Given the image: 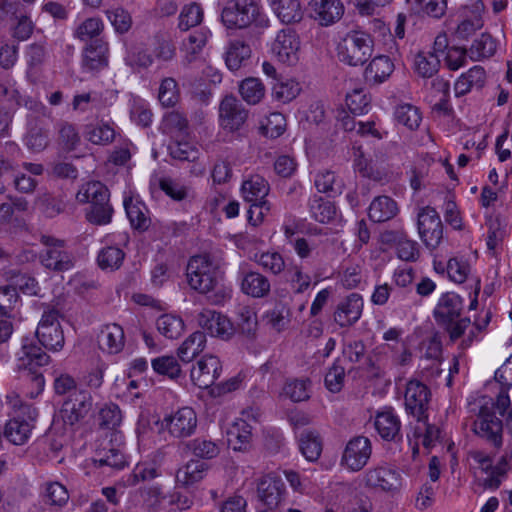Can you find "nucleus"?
Here are the masks:
<instances>
[{
    "instance_id": "2eb2a0df",
    "label": "nucleus",
    "mask_w": 512,
    "mask_h": 512,
    "mask_svg": "<svg viewBox=\"0 0 512 512\" xmlns=\"http://www.w3.org/2000/svg\"><path fill=\"white\" fill-rule=\"evenodd\" d=\"M199 325L211 336L224 341L230 340L236 333L232 321L215 310L205 309L198 317Z\"/></svg>"
},
{
    "instance_id": "473e14b6",
    "label": "nucleus",
    "mask_w": 512,
    "mask_h": 512,
    "mask_svg": "<svg viewBox=\"0 0 512 512\" xmlns=\"http://www.w3.org/2000/svg\"><path fill=\"white\" fill-rule=\"evenodd\" d=\"M240 288L248 296L263 298L270 292V282L258 272H247L242 275Z\"/></svg>"
},
{
    "instance_id": "864d4df0",
    "label": "nucleus",
    "mask_w": 512,
    "mask_h": 512,
    "mask_svg": "<svg viewBox=\"0 0 512 512\" xmlns=\"http://www.w3.org/2000/svg\"><path fill=\"white\" fill-rule=\"evenodd\" d=\"M178 20V28L181 31H187L202 22L203 9L197 3L185 5L179 14Z\"/></svg>"
},
{
    "instance_id": "a18cd8bd",
    "label": "nucleus",
    "mask_w": 512,
    "mask_h": 512,
    "mask_svg": "<svg viewBox=\"0 0 512 512\" xmlns=\"http://www.w3.org/2000/svg\"><path fill=\"white\" fill-rule=\"evenodd\" d=\"M281 396L293 402L306 401L310 398V381L308 379H289L285 382Z\"/></svg>"
},
{
    "instance_id": "7c9ffc66",
    "label": "nucleus",
    "mask_w": 512,
    "mask_h": 512,
    "mask_svg": "<svg viewBox=\"0 0 512 512\" xmlns=\"http://www.w3.org/2000/svg\"><path fill=\"white\" fill-rule=\"evenodd\" d=\"M374 426L383 439L392 440L399 433L400 421L393 409L384 407L376 413Z\"/></svg>"
},
{
    "instance_id": "37998d69",
    "label": "nucleus",
    "mask_w": 512,
    "mask_h": 512,
    "mask_svg": "<svg viewBox=\"0 0 512 512\" xmlns=\"http://www.w3.org/2000/svg\"><path fill=\"white\" fill-rule=\"evenodd\" d=\"M239 93L248 104H258L265 96L266 89L259 78L249 77L239 84Z\"/></svg>"
},
{
    "instance_id": "bf43d9fd",
    "label": "nucleus",
    "mask_w": 512,
    "mask_h": 512,
    "mask_svg": "<svg viewBox=\"0 0 512 512\" xmlns=\"http://www.w3.org/2000/svg\"><path fill=\"white\" fill-rule=\"evenodd\" d=\"M112 212V207L109 205L108 201H99L91 205L86 217L92 224L106 225L111 222Z\"/></svg>"
},
{
    "instance_id": "f257e3e1",
    "label": "nucleus",
    "mask_w": 512,
    "mask_h": 512,
    "mask_svg": "<svg viewBox=\"0 0 512 512\" xmlns=\"http://www.w3.org/2000/svg\"><path fill=\"white\" fill-rule=\"evenodd\" d=\"M6 402L12 412L5 423L3 435L14 445H24L32 435L38 416L37 410L32 405L22 403L19 395L15 392L6 396Z\"/></svg>"
},
{
    "instance_id": "6ab92c4d",
    "label": "nucleus",
    "mask_w": 512,
    "mask_h": 512,
    "mask_svg": "<svg viewBox=\"0 0 512 512\" xmlns=\"http://www.w3.org/2000/svg\"><path fill=\"white\" fill-rule=\"evenodd\" d=\"M463 307L462 298L453 292L443 294L435 307L434 317L442 326L453 324L459 318Z\"/></svg>"
},
{
    "instance_id": "c9c22d12",
    "label": "nucleus",
    "mask_w": 512,
    "mask_h": 512,
    "mask_svg": "<svg viewBox=\"0 0 512 512\" xmlns=\"http://www.w3.org/2000/svg\"><path fill=\"white\" fill-rule=\"evenodd\" d=\"M398 213L396 202L387 196L375 198L368 210L369 218L373 222H385L392 219Z\"/></svg>"
},
{
    "instance_id": "f8f14e48",
    "label": "nucleus",
    "mask_w": 512,
    "mask_h": 512,
    "mask_svg": "<svg viewBox=\"0 0 512 512\" xmlns=\"http://www.w3.org/2000/svg\"><path fill=\"white\" fill-rule=\"evenodd\" d=\"M371 455L372 445L370 440L364 436H357L346 444L340 464L350 472H358L366 466Z\"/></svg>"
},
{
    "instance_id": "2f4dec72",
    "label": "nucleus",
    "mask_w": 512,
    "mask_h": 512,
    "mask_svg": "<svg viewBox=\"0 0 512 512\" xmlns=\"http://www.w3.org/2000/svg\"><path fill=\"white\" fill-rule=\"evenodd\" d=\"M405 405L412 413H421L429 401V390L423 383L411 380L405 391Z\"/></svg>"
},
{
    "instance_id": "c03bdc74",
    "label": "nucleus",
    "mask_w": 512,
    "mask_h": 512,
    "mask_svg": "<svg viewBox=\"0 0 512 512\" xmlns=\"http://www.w3.org/2000/svg\"><path fill=\"white\" fill-rule=\"evenodd\" d=\"M299 449L307 461H317L322 453V442L319 435L312 431L302 433L299 438Z\"/></svg>"
},
{
    "instance_id": "e2e57ef3",
    "label": "nucleus",
    "mask_w": 512,
    "mask_h": 512,
    "mask_svg": "<svg viewBox=\"0 0 512 512\" xmlns=\"http://www.w3.org/2000/svg\"><path fill=\"white\" fill-rule=\"evenodd\" d=\"M255 260L264 270L273 274H279L285 268L284 259L278 252H265L256 255Z\"/></svg>"
},
{
    "instance_id": "13d9d810",
    "label": "nucleus",
    "mask_w": 512,
    "mask_h": 512,
    "mask_svg": "<svg viewBox=\"0 0 512 512\" xmlns=\"http://www.w3.org/2000/svg\"><path fill=\"white\" fill-rule=\"evenodd\" d=\"M310 209L313 218L320 223H328L336 215L334 204L321 197L313 199Z\"/></svg>"
},
{
    "instance_id": "338daca9",
    "label": "nucleus",
    "mask_w": 512,
    "mask_h": 512,
    "mask_svg": "<svg viewBox=\"0 0 512 512\" xmlns=\"http://www.w3.org/2000/svg\"><path fill=\"white\" fill-rule=\"evenodd\" d=\"M107 18L118 33H126L131 25L132 18L123 8H115L106 11Z\"/></svg>"
},
{
    "instance_id": "bb28decb",
    "label": "nucleus",
    "mask_w": 512,
    "mask_h": 512,
    "mask_svg": "<svg viewBox=\"0 0 512 512\" xmlns=\"http://www.w3.org/2000/svg\"><path fill=\"white\" fill-rule=\"evenodd\" d=\"M210 35V31L207 28H200L190 33L189 36L182 41L180 52L185 63H192L198 58L207 44Z\"/></svg>"
},
{
    "instance_id": "8fccbe9b",
    "label": "nucleus",
    "mask_w": 512,
    "mask_h": 512,
    "mask_svg": "<svg viewBox=\"0 0 512 512\" xmlns=\"http://www.w3.org/2000/svg\"><path fill=\"white\" fill-rule=\"evenodd\" d=\"M187 446L193 455L202 459H212L220 453L219 443L206 438H195Z\"/></svg>"
},
{
    "instance_id": "3c124183",
    "label": "nucleus",
    "mask_w": 512,
    "mask_h": 512,
    "mask_svg": "<svg viewBox=\"0 0 512 512\" xmlns=\"http://www.w3.org/2000/svg\"><path fill=\"white\" fill-rule=\"evenodd\" d=\"M168 150L174 159L194 161L198 158V149L180 135L169 143Z\"/></svg>"
},
{
    "instance_id": "20e7f679",
    "label": "nucleus",
    "mask_w": 512,
    "mask_h": 512,
    "mask_svg": "<svg viewBox=\"0 0 512 512\" xmlns=\"http://www.w3.org/2000/svg\"><path fill=\"white\" fill-rule=\"evenodd\" d=\"M221 20L229 29H243L253 23L267 22L266 15L255 0H231L222 10Z\"/></svg>"
},
{
    "instance_id": "4be33fe9",
    "label": "nucleus",
    "mask_w": 512,
    "mask_h": 512,
    "mask_svg": "<svg viewBox=\"0 0 512 512\" xmlns=\"http://www.w3.org/2000/svg\"><path fill=\"white\" fill-rule=\"evenodd\" d=\"M99 348L108 354L121 352L125 345V334L122 326L117 323H108L101 327L98 336Z\"/></svg>"
},
{
    "instance_id": "1a4fd4ad",
    "label": "nucleus",
    "mask_w": 512,
    "mask_h": 512,
    "mask_svg": "<svg viewBox=\"0 0 512 512\" xmlns=\"http://www.w3.org/2000/svg\"><path fill=\"white\" fill-rule=\"evenodd\" d=\"M417 230L420 240L429 249H436L443 239V224L437 211L422 207L417 213Z\"/></svg>"
},
{
    "instance_id": "0e129e2a",
    "label": "nucleus",
    "mask_w": 512,
    "mask_h": 512,
    "mask_svg": "<svg viewBox=\"0 0 512 512\" xmlns=\"http://www.w3.org/2000/svg\"><path fill=\"white\" fill-rule=\"evenodd\" d=\"M130 117L135 125L144 128L152 124V112L147 102L139 99L135 100L130 111Z\"/></svg>"
},
{
    "instance_id": "4468645a",
    "label": "nucleus",
    "mask_w": 512,
    "mask_h": 512,
    "mask_svg": "<svg viewBox=\"0 0 512 512\" xmlns=\"http://www.w3.org/2000/svg\"><path fill=\"white\" fill-rule=\"evenodd\" d=\"M349 111L341 108L336 111V127L354 128L356 123L352 114H363L370 105V97L362 88L353 89L346 95Z\"/></svg>"
},
{
    "instance_id": "393cba45",
    "label": "nucleus",
    "mask_w": 512,
    "mask_h": 512,
    "mask_svg": "<svg viewBox=\"0 0 512 512\" xmlns=\"http://www.w3.org/2000/svg\"><path fill=\"white\" fill-rule=\"evenodd\" d=\"M394 68V63L390 57L378 55L365 68L364 78L369 84L379 85L389 79Z\"/></svg>"
},
{
    "instance_id": "f03ea898",
    "label": "nucleus",
    "mask_w": 512,
    "mask_h": 512,
    "mask_svg": "<svg viewBox=\"0 0 512 512\" xmlns=\"http://www.w3.org/2000/svg\"><path fill=\"white\" fill-rule=\"evenodd\" d=\"M362 483L369 490L394 497L404 489L405 478L397 466L381 462L363 473Z\"/></svg>"
},
{
    "instance_id": "79ce46f5",
    "label": "nucleus",
    "mask_w": 512,
    "mask_h": 512,
    "mask_svg": "<svg viewBox=\"0 0 512 512\" xmlns=\"http://www.w3.org/2000/svg\"><path fill=\"white\" fill-rule=\"evenodd\" d=\"M76 198L81 203H93L99 201H108L109 192L105 185L99 181H90L82 185Z\"/></svg>"
},
{
    "instance_id": "b1692460",
    "label": "nucleus",
    "mask_w": 512,
    "mask_h": 512,
    "mask_svg": "<svg viewBox=\"0 0 512 512\" xmlns=\"http://www.w3.org/2000/svg\"><path fill=\"white\" fill-rule=\"evenodd\" d=\"M49 356L32 340H25L17 354V368L33 371L48 363Z\"/></svg>"
},
{
    "instance_id": "774afa93",
    "label": "nucleus",
    "mask_w": 512,
    "mask_h": 512,
    "mask_svg": "<svg viewBox=\"0 0 512 512\" xmlns=\"http://www.w3.org/2000/svg\"><path fill=\"white\" fill-rule=\"evenodd\" d=\"M416 8L434 18H441L447 9L446 0H414Z\"/></svg>"
},
{
    "instance_id": "c756f323",
    "label": "nucleus",
    "mask_w": 512,
    "mask_h": 512,
    "mask_svg": "<svg viewBox=\"0 0 512 512\" xmlns=\"http://www.w3.org/2000/svg\"><path fill=\"white\" fill-rule=\"evenodd\" d=\"M275 16L286 24L299 22L303 10L299 0H267Z\"/></svg>"
},
{
    "instance_id": "5701e85b",
    "label": "nucleus",
    "mask_w": 512,
    "mask_h": 512,
    "mask_svg": "<svg viewBox=\"0 0 512 512\" xmlns=\"http://www.w3.org/2000/svg\"><path fill=\"white\" fill-rule=\"evenodd\" d=\"M314 18L322 26L338 22L344 14V5L340 0H311Z\"/></svg>"
},
{
    "instance_id": "ddd939ff",
    "label": "nucleus",
    "mask_w": 512,
    "mask_h": 512,
    "mask_svg": "<svg viewBox=\"0 0 512 512\" xmlns=\"http://www.w3.org/2000/svg\"><path fill=\"white\" fill-rule=\"evenodd\" d=\"M485 5L482 0H467L460 9V22L455 34L460 39H468L483 27Z\"/></svg>"
},
{
    "instance_id": "dca6fc26",
    "label": "nucleus",
    "mask_w": 512,
    "mask_h": 512,
    "mask_svg": "<svg viewBox=\"0 0 512 512\" xmlns=\"http://www.w3.org/2000/svg\"><path fill=\"white\" fill-rule=\"evenodd\" d=\"M257 497L259 502L265 507V510L261 512L275 510L285 499L283 482L271 475L262 477L257 485Z\"/></svg>"
},
{
    "instance_id": "72a5a7b5",
    "label": "nucleus",
    "mask_w": 512,
    "mask_h": 512,
    "mask_svg": "<svg viewBox=\"0 0 512 512\" xmlns=\"http://www.w3.org/2000/svg\"><path fill=\"white\" fill-rule=\"evenodd\" d=\"M123 204L132 227L139 230L147 229L150 220L146 215L145 205L134 196H125Z\"/></svg>"
},
{
    "instance_id": "6e6d98bb",
    "label": "nucleus",
    "mask_w": 512,
    "mask_h": 512,
    "mask_svg": "<svg viewBox=\"0 0 512 512\" xmlns=\"http://www.w3.org/2000/svg\"><path fill=\"white\" fill-rule=\"evenodd\" d=\"M104 29V23L99 17H91L81 22L74 31V37L87 41L88 39L95 38L101 34Z\"/></svg>"
},
{
    "instance_id": "9b49d317",
    "label": "nucleus",
    "mask_w": 512,
    "mask_h": 512,
    "mask_svg": "<svg viewBox=\"0 0 512 512\" xmlns=\"http://www.w3.org/2000/svg\"><path fill=\"white\" fill-rule=\"evenodd\" d=\"M160 424L174 438H187L196 431L198 418L192 407L185 406L165 415Z\"/></svg>"
},
{
    "instance_id": "f704fd0d",
    "label": "nucleus",
    "mask_w": 512,
    "mask_h": 512,
    "mask_svg": "<svg viewBox=\"0 0 512 512\" xmlns=\"http://www.w3.org/2000/svg\"><path fill=\"white\" fill-rule=\"evenodd\" d=\"M206 341L203 332L191 333L177 348V356L183 362H190L205 349Z\"/></svg>"
},
{
    "instance_id": "69168bd1",
    "label": "nucleus",
    "mask_w": 512,
    "mask_h": 512,
    "mask_svg": "<svg viewBox=\"0 0 512 512\" xmlns=\"http://www.w3.org/2000/svg\"><path fill=\"white\" fill-rule=\"evenodd\" d=\"M345 380V369L338 363H334L325 375V386L332 393L341 391Z\"/></svg>"
},
{
    "instance_id": "9d476101",
    "label": "nucleus",
    "mask_w": 512,
    "mask_h": 512,
    "mask_svg": "<svg viewBox=\"0 0 512 512\" xmlns=\"http://www.w3.org/2000/svg\"><path fill=\"white\" fill-rule=\"evenodd\" d=\"M301 42L298 34L291 28L280 30L271 43L272 55L281 63L292 66L300 59Z\"/></svg>"
},
{
    "instance_id": "4c0bfd02",
    "label": "nucleus",
    "mask_w": 512,
    "mask_h": 512,
    "mask_svg": "<svg viewBox=\"0 0 512 512\" xmlns=\"http://www.w3.org/2000/svg\"><path fill=\"white\" fill-rule=\"evenodd\" d=\"M440 59L435 52L419 51L413 59V70L423 78H430L438 72Z\"/></svg>"
},
{
    "instance_id": "052dcab7",
    "label": "nucleus",
    "mask_w": 512,
    "mask_h": 512,
    "mask_svg": "<svg viewBox=\"0 0 512 512\" xmlns=\"http://www.w3.org/2000/svg\"><path fill=\"white\" fill-rule=\"evenodd\" d=\"M158 99L162 106L165 107H172L178 102V85L173 78H165L162 80L159 87Z\"/></svg>"
},
{
    "instance_id": "a211bd4d",
    "label": "nucleus",
    "mask_w": 512,
    "mask_h": 512,
    "mask_svg": "<svg viewBox=\"0 0 512 512\" xmlns=\"http://www.w3.org/2000/svg\"><path fill=\"white\" fill-rule=\"evenodd\" d=\"M248 117V111L234 96H226L219 106V122L222 128H239Z\"/></svg>"
},
{
    "instance_id": "4d7b16f0",
    "label": "nucleus",
    "mask_w": 512,
    "mask_h": 512,
    "mask_svg": "<svg viewBox=\"0 0 512 512\" xmlns=\"http://www.w3.org/2000/svg\"><path fill=\"white\" fill-rule=\"evenodd\" d=\"M496 42L488 34H481L470 47V57L475 60L488 58L496 51Z\"/></svg>"
},
{
    "instance_id": "6e6552de",
    "label": "nucleus",
    "mask_w": 512,
    "mask_h": 512,
    "mask_svg": "<svg viewBox=\"0 0 512 512\" xmlns=\"http://www.w3.org/2000/svg\"><path fill=\"white\" fill-rule=\"evenodd\" d=\"M40 343L51 351H60L64 346V333L60 324V314L55 309L44 311L36 330Z\"/></svg>"
},
{
    "instance_id": "a878e982",
    "label": "nucleus",
    "mask_w": 512,
    "mask_h": 512,
    "mask_svg": "<svg viewBox=\"0 0 512 512\" xmlns=\"http://www.w3.org/2000/svg\"><path fill=\"white\" fill-rule=\"evenodd\" d=\"M108 64V44L102 39H96L87 45L83 51L82 65L88 71L99 70Z\"/></svg>"
},
{
    "instance_id": "09e8293b",
    "label": "nucleus",
    "mask_w": 512,
    "mask_h": 512,
    "mask_svg": "<svg viewBox=\"0 0 512 512\" xmlns=\"http://www.w3.org/2000/svg\"><path fill=\"white\" fill-rule=\"evenodd\" d=\"M264 318L270 329L280 333L289 328L291 312L290 309L285 306H278L266 312Z\"/></svg>"
},
{
    "instance_id": "ea45409f",
    "label": "nucleus",
    "mask_w": 512,
    "mask_h": 512,
    "mask_svg": "<svg viewBox=\"0 0 512 512\" xmlns=\"http://www.w3.org/2000/svg\"><path fill=\"white\" fill-rule=\"evenodd\" d=\"M41 262L47 269L54 271H67L73 267L70 255L58 246L47 249Z\"/></svg>"
},
{
    "instance_id": "39448f33",
    "label": "nucleus",
    "mask_w": 512,
    "mask_h": 512,
    "mask_svg": "<svg viewBox=\"0 0 512 512\" xmlns=\"http://www.w3.org/2000/svg\"><path fill=\"white\" fill-rule=\"evenodd\" d=\"M186 274L189 286L203 294L213 291L222 278L218 266L205 255L193 256L187 264Z\"/></svg>"
},
{
    "instance_id": "f3484780",
    "label": "nucleus",
    "mask_w": 512,
    "mask_h": 512,
    "mask_svg": "<svg viewBox=\"0 0 512 512\" xmlns=\"http://www.w3.org/2000/svg\"><path fill=\"white\" fill-rule=\"evenodd\" d=\"M92 407V398L87 391H74L63 403L60 417L64 423L74 425L83 418Z\"/></svg>"
},
{
    "instance_id": "de8ad7c7",
    "label": "nucleus",
    "mask_w": 512,
    "mask_h": 512,
    "mask_svg": "<svg viewBox=\"0 0 512 512\" xmlns=\"http://www.w3.org/2000/svg\"><path fill=\"white\" fill-rule=\"evenodd\" d=\"M125 254L119 247L107 246L101 249L97 256V262L102 270L114 271L120 268Z\"/></svg>"
},
{
    "instance_id": "a19ab883",
    "label": "nucleus",
    "mask_w": 512,
    "mask_h": 512,
    "mask_svg": "<svg viewBox=\"0 0 512 512\" xmlns=\"http://www.w3.org/2000/svg\"><path fill=\"white\" fill-rule=\"evenodd\" d=\"M300 83L292 78L281 79L272 87V98L281 103H289L301 92Z\"/></svg>"
},
{
    "instance_id": "0eeeda50",
    "label": "nucleus",
    "mask_w": 512,
    "mask_h": 512,
    "mask_svg": "<svg viewBox=\"0 0 512 512\" xmlns=\"http://www.w3.org/2000/svg\"><path fill=\"white\" fill-rule=\"evenodd\" d=\"M257 420V412L252 409H245L227 429V442L234 451H247L250 449L253 437L252 423Z\"/></svg>"
},
{
    "instance_id": "e433bc0d",
    "label": "nucleus",
    "mask_w": 512,
    "mask_h": 512,
    "mask_svg": "<svg viewBox=\"0 0 512 512\" xmlns=\"http://www.w3.org/2000/svg\"><path fill=\"white\" fill-rule=\"evenodd\" d=\"M393 120L396 126L404 128H419L423 116L420 109L412 104L404 103L395 107Z\"/></svg>"
},
{
    "instance_id": "423d86ee",
    "label": "nucleus",
    "mask_w": 512,
    "mask_h": 512,
    "mask_svg": "<svg viewBox=\"0 0 512 512\" xmlns=\"http://www.w3.org/2000/svg\"><path fill=\"white\" fill-rule=\"evenodd\" d=\"M223 372L221 359L214 354H204L191 366L190 380L199 389L212 387L220 378Z\"/></svg>"
},
{
    "instance_id": "c85d7f7f",
    "label": "nucleus",
    "mask_w": 512,
    "mask_h": 512,
    "mask_svg": "<svg viewBox=\"0 0 512 512\" xmlns=\"http://www.w3.org/2000/svg\"><path fill=\"white\" fill-rule=\"evenodd\" d=\"M269 184L261 176H251L245 180L240 187V194L243 200L250 205L256 206L255 203L266 199L269 194Z\"/></svg>"
},
{
    "instance_id": "603ef678",
    "label": "nucleus",
    "mask_w": 512,
    "mask_h": 512,
    "mask_svg": "<svg viewBox=\"0 0 512 512\" xmlns=\"http://www.w3.org/2000/svg\"><path fill=\"white\" fill-rule=\"evenodd\" d=\"M151 366L155 373L167 376L171 379L178 378L182 373L178 360L171 355L160 356L153 359Z\"/></svg>"
},
{
    "instance_id": "680f3d73",
    "label": "nucleus",
    "mask_w": 512,
    "mask_h": 512,
    "mask_svg": "<svg viewBox=\"0 0 512 512\" xmlns=\"http://www.w3.org/2000/svg\"><path fill=\"white\" fill-rule=\"evenodd\" d=\"M67 488L59 482H50L46 484L44 499L47 503L54 506H63L69 500Z\"/></svg>"
},
{
    "instance_id": "5fc2aeb1",
    "label": "nucleus",
    "mask_w": 512,
    "mask_h": 512,
    "mask_svg": "<svg viewBox=\"0 0 512 512\" xmlns=\"http://www.w3.org/2000/svg\"><path fill=\"white\" fill-rule=\"evenodd\" d=\"M470 263L463 258H451L446 266L449 279L457 284L464 283L471 274Z\"/></svg>"
},
{
    "instance_id": "7ed1b4c3",
    "label": "nucleus",
    "mask_w": 512,
    "mask_h": 512,
    "mask_svg": "<svg viewBox=\"0 0 512 512\" xmlns=\"http://www.w3.org/2000/svg\"><path fill=\"white\" fill-rule=\"evenodd\" d=\"M373 51V38L362 30H350L340 39L336 47L339 61L353 67L363 65Z\"/></svg>"
},
{
    "instance_id": "412c9836",
    "label": "nucleus",
    "mask_w": 512,
    "mask_h": 512,
    "mask_svg": "<svg viewBox=\"0 0 512 512\" xmlns=\"http://www.w3.org/2000/svg\"><path fill=\"white\" fill-rule=\"evenodd\" d=\"M474 432L495 446L502 442V422L493 413L481 410L474 422Z\"/></svg>"
},
{
    "instance_id": "49530a36",
    "label": "nucleus",
    "mask_w": 512,
    "mask_h": 512,
    "mask_svg": "<svg viewBox=\"0 0 512 512\" xmlns=\"http://www.w3.org/2000/svg\"><path fill=\"white\" fill-rule=\"evenodd\" d=\"M250 55L251 49L248 45L240 41H234L230 43L225 53L226 65L231 71H236Z\"/></svg>"
},
{
    "instance_id": "58836bf2",
    "label": "nucleus",
    "mask_w": 512,
    "mask_h": 512,
    "mask_svg": "<svg viewBox=\"0 0 512 512\" xmlns=\"http://www.w3.org/2000/svg\"><path fill=\"white\" fill-rule=\"evenodd\" d=\"M157 331L167 339L179 338L185 330L183 319L175 314H163L156 320Z\"/></svg>"
},
{
    "instance_id": "cd10ccee",
    "label": "nucleus",
    "mask_w": 512,
    "mask_h": 512,
    "mask_svg": "<svg viewBox=\"0 0 512 512\" xmlns=\"http://www.w3.org/2000/svg\"><path fill=\"white\" fill-rule=\"evenodd\" d=\"M208 471V465L198 459H191L179 467L176 483L181 487H191L202 481Z\"/></svg>"
},
{
    "instance_id": "aec40b11",
    "label": "nucleus",
    "mask_w": 512,
    "mask_h": 512,
    "mask_svg": "<svg viewBox=\"0 0 512 512\" xmlns=\"http://www.w3.org/2000/svg\"><path fill=\"white\" fill-rule=\"evenodd\" d=\"M363 298L357 293L349 294L342 300L334 312V320L341 327H347L357 322L363 311Z\"/></svg>"
}]
</instances>
